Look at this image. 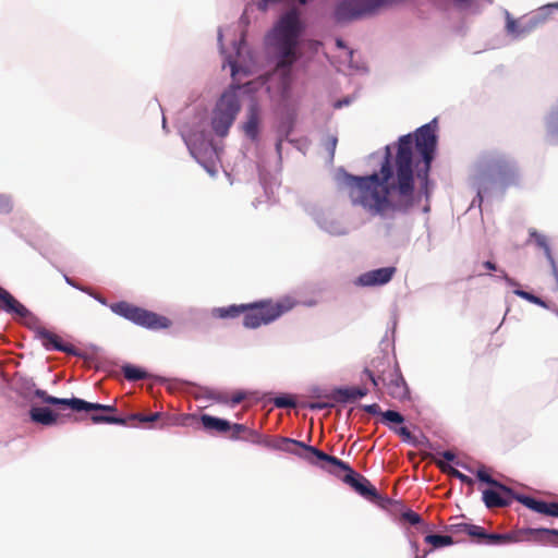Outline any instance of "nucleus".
I'll return each mask as SVG.
<instances>
[{
	"mask_svg": "<svg viewBox=\"0 0 558 558\" xmlns=\"http://www.w3.org/2000/svg\"><path fill=\"white\" fill-rule=\"evenodd\" d=\"M470 523L466 522H453L446 526V531L453 536L460 537L457 542L463 541V536H466V531Z\"/></svg>",
	"mask_w": 558,
	"mask_h": 558,
	"instance_id": "2f4dec72",
	"label": "nucleus"
},
{
	"mask_svg": "<svg viewBox=\"0 0 558 558\" xmlns=\"http://www.w3.org/2000/svg\"><path fill=\"white\" fill-rule=\"evenodd\" d=\"M160 416H161V413L155 412L149 415H146V417L144 420L146 423H153V422L158 421L160 418Z\"/></svg>",
	"mask_w": 558,
	"mask_h": 558,
	"instance_id": "79ce46f5",
	"label": "nucleus"
},
{
	"mask_svg": "<svg viewBox=\"0 0 558 558\" xmlns=\"http://www.w3.org/2000/svg\"><path fill=\"white\" fill-rule=\"evenodd\" d=\"M238 87L227 89L216 102L213 110L211 128L218 136H226L241 110L236 93Z\"/></svg>",
	"mask_w": 558,
	"mask_h": 558,
	"instance_id": "423d86ee",
	"label": "nucleus"
},
{
	"mask_svg": "<svg viewBox=\"0 0 558 558\" xmlns=\"http://www.w3.org/2000/svg\"><path fill=\"white\" fill-rule=\"evenodd\" d=\"M274 32L281 53L277 64V72L282 74L283 85L287 87L290 81V68L295 61V49L302 32L299 12L292 9L284 13L277 23Z\"/></svg>",
	"mask_w": 558,
	"mask_h": 558,
	"instance_id": "7ed1b4c3",
	"label": "nucleus"
},
{
	"mask_svg": "<svg viewBox=\"0 0 558 558\" xmlns=\"http://www.w3.org/2000/svg\"><path fill=\"white\" fill-rule=\"evenodd\" d=\"M483 267L486 268L487 270H496V265L489 260L485 262L483 264Z\"/></svg>",
	"mask_w": 558,
	"mask_h": 558,
	"instance_id": "a18cd8bd",
	"label": "nucleus"
},
{
	"mask_svg": "<svg viewBox=\"0 0 558 558\" xmlns=\"http://www.w3.org/2000/svg\"><path fill=\"white\" fill-rule=\"evenodd\" d=\"M35 396L38 397L39 399H41L43 402L49 403L52 405H57L61 410H63L65 408H70L74 411V404L72 403V401H74V398H72V399L56 398V397L49 396L47 393V391L41 390V389H36Z\"/></svg>",
	"mask_w": 558,
	"mask_h": 558,
	"instance_id": "4be33fe9",
	"label": "nucleus"
},
{
	"mask_svg": "<svg viewBox=\"0 0 558 558\" xmlns=\"http://www.w3.org/2000/svg\"><path fill=\"white\" fill-rule=\"evenodd\" d=\"M412 547L414 548V551H415V553H417V550H418V546H417V544H416V543H413V544H412Z\"/></svg>",
	"mask_w": 558,
	"mask_h": 558,
	"instance_id": "09e8293b",
	"label": "nucleus"
},
{
	"mask_svg": "<svg viewBox=\"0 0 558 558\" xmlns=\"http://www.w3.org/2000/svg\"><path fill=\"white\" fill-rule=\"evenodd\" d=\"M145 417H146L145 414L134 413V414H130L126 417H119V416H114V415L93 414L90 418H92L93 423H95V424L108 423V424H117V425L135 426L136 423H146L144 420Z\"/></svg>",
	"mask_w": 558,
	"mask_h": 558,
	"instance_id": "dca6fc26",
	"label": "nucleus"
},
{
	"mask_svg": "<svg viewBox=\"0 0 558 558\" xmlns=\"http://www.w3.org/2000/svg\"><path fill=\"white\" fill-rule=\"evenodd\" d=\"M425 542L430 544L434 548H440V547L452 545L454 543V539L451 534H449V535L430 534V535L425 536Z\"/></svg>",
	"mask_w": 558,
	"mask_h": 558,
	"instance_id": "c756f323",
	"label": "nucleus"
},
{
	"mask_svg": "<svg viewBox=\"0 0 558 558\" xmlns=\"http://www.w3.org/2000/svg\"><path fill=\"white\" fill-rule=\"evenodd\" d=\"M518 495L511 489V495H505L501 490L485 489L483 492V501L489 509L504 508L511 504L512 499H515Z\"/></svg>",
	"mask_w": 558,
	"mask_h": 558,
	"instance_id": "f3484780",
	"label": "nucleus"
},
{
	"mask_svg": "<svg viewBox=\"0 0 558 558\" xmlns=\"http://www.w3.org/2000/svg\"><path fill=\"white\" fill-rule=\"evenodd\" d=\"M514 293L518 296H520V298H522V299H524V300H526V301H529L531 303H534L536 305H541V306H544V307L546 306L545 302L542 299H539L538 296H536V295H534V294H532L530 292H526V291H523V290H515Z\"/></svg>",
	"mask_w": 558,
	"mask_h": 558,
	"instance_id": "72a5a7b5",
	"label": "nucleus"
},
{
	"mask_svg": "<svg viewBox=\"0 0 558 558\" xmlns=\"http://www.w3.org/2000/svg\"><path fill=\"white\" fill-rule=\"evenodd\" d=\"M435 463L444 473H447L448 475L460 480L462 483H464L469 486L474 485V481L470 476L461 473L459 470L449 465L447 462L441 461V460H435Z\"/></svg>",
	"mask_w": 558,
	"mask_h": 558,
	"instance_id": "393cba45",
	"label": "nucleus"
},
{
	"mask_svg": "<svg viewBox=\"0 0 558 558\" xmlns=\"http://www.w3.org/2000/svg\"><path fill=\"white\" fill-rule=\"evenodd\" d=\"M363 410L372 415H381L383 413L380 407L377 403L366 404L363 407Z\"/></svg>",
	"mask_w": 558,
	"mask_h": 558,
	"instance_id": "4c0bfd02",
	"label": "nucleus"
},
{
	"mask_svg": "<svg viewBox=\"0 0 558 558\" xmlns=\"http://www.w3.org/2000/svg\"><path fill=\"white\" fill-rule=\"evenodd\" d=\"M365 373L368 375L374 387H377L379 381H381L391 398L400 401L409 398L408 385L397 367H389L377 377L369 369H365Z\"/></svg>",
	"mask_w": 558,
	"mask_h": 558,
	"instance_id": "1a4fd4ad",
	"label": "nucleus"
},
{
	"mask_svg": "<svg viewBox=\"0 0 558 558\" xmlns=\"http://www.w3.org/2000/svg\"><path fill=\"white\" fill-rule=\"evenodd\" d=\"M426 555H427V553H425L423 556H418V555L416 554L415 558H425V557H426Z\"/></svg>",
	"mask_w": 558,
	"mask_h": 558,
	"instance_id": "603ef678",
	"label": "nucleus"
},
{
	"mask_svg": "<svg viewBox=\"0 0 558 558\" xmlns=\"http://www.w3.org/2000/svg\"><path fill=\"white\" fill-rule=\"evenodd\" d=\"M436 144L435 128L427 123L416 130L414 138L407 134L396 144L387 145L378 172L345 173L344 190L352 205L383 218L409 214L422 194L429 197L428 172Z\"/></svg>",
	"mask_w": 558,
	"mask_h": 558,
	"instance_id": "f257e3e1",
	"label": "nucleus"
},
{
	"mask_svg": "<svg viewBox=\"0 0 558 558\" xmlns=\"http://www.w3.org/2000/svg\"><path fill=\"white\" fill-rule=\"evenodd\" d=\"M251 442L270 450L295 454L314 465L318 464L315 451L320 450L300 440L282 436H264L256 430Z\"/></svg>",
	"mask_w": 558,
	"mask_h": 558,
	"instance_id": "0eeeda50",
	"label": "nucleus"
},
{
	"mask_svg": "<svg viewBox=\"0 0 558 558\" xmlns=\"http://www.w3.org/2000/svg\"><path fill=\"white\" fill-rule=\"evenodd\" d=\"M368 390L366 388H337L329 396L336 402L345 403L355 401L359 398H363L367 395Z\"/></svg>",
	"mask_w": 558,
	"mask_h": 558,
	"instance_id": "a211bd4d",
	"label": "nucleus"
},
{
	"mask_svg": "<svg viewBox=\"0 0 558 558\" xmlns=\"http://www.w3.org/2000/svg\"><path fill=\"white\" fill-rule=\"evenodd\" d=\"M336 44H337V46L339 48H343L344 47V44H343V41L341 39H337Z\"/></svg>",
	"mask_w": 558,
	"mask_h": 558,
	"instance_id": "49530a36",
	"label": "nucleus"
},
{
	"mask_svg": "<svg viewBox=\"0 0 558 558\" xmlns=\"http://www.w3.org/2000/svg\"><path fill=\"white\" fill-rule=\"evenodd\" d=\"M260 123V108L257 102H252L247 108L246 121L242 125L244 134L252 141L258 137V128Z\"/></svg>",
	"mask_w": 558,
	"mask_h": 558,
	"instance_id": "4468645a",
	"label": "nucleus"
},
{
	"mask_svg": "<svg viewBox=\"0 0 558 558\" xmlns=\"http://www.w3.org/2000/svg\"><path fill=\"white\" fill-rule=\"evenodd\" d=\"M396 434L402 437L405 441H413V436L411 432L408 429V427H399V428H392Z\"/></svg>",
	"mask_w": 558,
	"mask_h": 558,
	"instance_id": "e433bc0d",
	"label": "nucleus"
},
{
	"mask_svg": "<svg viewBox=\"0 0 558 558\" xmlns=\"http://www.w3.org/2000/svg\"><path fill=\"white\" fill-rule=\"evenodd\" d=\"M241 314L245 315V304H233L227 307H218L214 310V315L219 318H234Z\"/></svg>",
	"mask_w": 558,
	"mask_h": 558,
	"instance_id": "a878e982",
	"label": "nucleus"
},
{
	"mask_svg": "<svg viewBox=\"0 0 558 558\" xmlns=\"http://www.w3.org/2000/svg\"><path fill=\"white\" fill-rule=\"evenodd\" d=\"M275 407L279 409L295 408V401L289 396H280L274 399Z\"/></svg>",
	"mask_w": 558,
	"mask_h": 558,
	"instance_id": "473e14b6",
	"label": "nucleus"
},
{
	"mask_svg": "<svg viewBox=\"0 0 558 558\" xmlns=\"http://www.w3.org/2000/svg\"><path fill=\"white\" fill-rule=\"evenodd\" d=\"M454 1L458 2V3H465V2H468V0H454Z\"/></svg>",
	"mask_w": 558,
	"mask_h": 558,
	"instance_id": "3c124183",
	"label": "nucleus"
},
{
	"mask_svg": "<svg viewBox=\"0 0 558 558\" xmlns=\"http://www.w3.org/2000/svg\"><path fill=\"white\" fill-rule=\"evenodd\" d=\"M315 453L318 461V464H316L317 466L337 477H340L343 483L349 485L355 493L366 500L383 509H389L390 506L395 508L401 507V502L380 495L376 487L364 475L355 472L344 461L337 457L329 456L322 450L315 451Z\"/></svg>",
	"mask_w": 558,
	"mask_h": 558,
	"instance_id": "f03ea898",
	"label": "nucleus"
},
{
	"mask_svg": "<svg viewBox=\"0 0 558 558\" xmlns=\"http://www.w3.org/2000/svg\"><path fill=\"white\" fill-rule=\"evenodd\" d=\"M389 511H399V510H402L401 512V519L409 522L410 524L412 525H416L418 523H421L422 521V518L420 514H417L416 512L410 510V509H404L403 505L401 504V507L399 508H395V507H389L388 509Z\"/></svg>",
	"mask_w": 558,
	"mask_h": 558,
	"instance_id": "7c9ffc66",
	"label": "nucleus"
},
{
	"mask_svg": "<svg viewBox=\"0 0 558 558\" xmlns=\"http://www.w3.org/2000/svg\"><path fill=\"white\" fill-rule=\"evenodd\" d=\"M504 278H505L508 282L513 283V282H512V280H510L506 274L504 275Z\"/></svg>",
	"mask_w": 558,
	"mask_h": 558,
	"instance_id": "8fccbe9b",
	"label": "nucleus"
},
{
	"mask_svg": "<svg viewBox=\"0 0 558 558\" xmlns=\"http://www.w3.org/2000/svg\"><path fill=\"white\" fill-rule=\"evenodd\" d=\"M386 0H342L335 9V17L338 22H349L373 13L380 8Z\"/></svg>",
	"mask_w": 558,
	"mask_h": 558,
	"instance_id": "6e6552de",
	"label": "nucleus"
},
{
	"mask_svg": "<svg viewBox=\"0 0 558 558\" xmlns=\"http://www.w3.org/2000/svg\"><path fill=\"white\" fill-rule=\"evenodd\" d=\"M65 278V281L71 284V286H74L73 281L71 278H69L68 276L64 277Z\"/></svg>",
	"mask_w": 558,
	"mask_h": 558,
	"instance_id": "de8ad7c7",
	"label": "nucleus"
},
{
	"mask_svg": "<svg viewBox=\"0 0 558 558\" xmlns=\"http://www.w3.org/2000/svg\"><path fill=\"white\" fill-rule=\"evenodd\" d=\"M296 302L290 296H283L276 301L271 299L245 304L243 326L248 329H256L278 319L290 312Z\"/></svg>",
	"mask_w": 558,
	"mask_h": 558,
	"instance_id": "20e7f679",
	"label": "nucleus"
},
{
	"mask_svg": "<svg viewBox=\"0 0 558 558\" xmlns=\"http://www.w3.org/2000/svg\"><path fill=\"white\" fill-rule=\"evenodd\" d=\"M336 144H337V138H335V137H333V138H332V147H335V146H336Z\"/></svg>",
	"mask_w": 558,
	"mask_h": 558,
	"instance_id": "864d4df0",
	"label": "nucleus"
},
{
	"mask_svg": "<svg viewBox=\"0 0 558 558\" xmlns=\"http://www.w3.org/2000/svg\"><path fill=\"white\" fill-rule=\"evenodd\" d=\"M446 461H453L456 459V454L450 451V450H446V451H442L441 453H439Z\"/></svg>",
	"mask_w": 558,
	"mask_h": 558,
	"instance_id": "37998d69",
	"label": "nucleus"
},
{
	"mask_svg": "<svg viewBox=\"0 0 558 558\" xmlns=\"http://www.w3.org/2000/svg\"><path fill=\"white\" fill-rule=\"evenodd\" d=\"M546 128L551 143L558 142V107L554 108L546 119Z\"/></svg>",
	"mask_w": 558,
	"mask_h": 558,
	"instance_id": "c85d7f7f",
	"label": "nucleus"
},
{
	"mask_svg": "<svg viewBox=\"0 0 558 558\" xmlns=\"http://www.w3.org/2000/svg\"><path fill=\"white\" fill-rule=\"evenodd\" d=\"M243 399H244V395L239 392V393H235V395L232 396L231 402L233 404H239V403H241L243 401Z\"/></svg>",
	"mask_w": 558,
	"mask_h": 558,
	"instance_id": "c03bdc74",
	"label": "nucleus"
},
{
	"mask_svg": "<svg viewBox=\"0 0 558 558\" xmlns=\"http://www.w3.org/2000/svg\"><path fill=\"white\" fill-rule=\"evenodd\" d=\"M466 536L476 544L482 545H504L510 543V534L487 533L486 530L480 525L470 523Z\"/></svg>",
	"mask_w": 558,
	"mask_h": 558,
	"instance_id": "9b49d317",
	"label": "nucleus"
},
{
	"mask_svg": "<svg viewBox=\"0 0 558 558\" xmlns=\"http://www.w3.org/2000/svg\"><path fill=\"white\" fill-rule=\"evenodd\" d=\"M201 423L205 430L215 432L218 434H226L230 430L231 423L227 420L211 416L209 414H202Z\"/></svg>",
	"mask_w": 558,
	"mask_h": 558,
	"instance_id": "6ab92c4d",
	"label": "nucleus"
},
{
	"mask_svg": "<svg viewBox=\"0 0 558 558\" xmlns=\"http://www.w3.org/2000/svg\"><path fill=\"white\" fill-rule=\"evenodd\" d=\"M37 337L47 350H56L75 356L78 355V352L74 345L63 343L62 339L58 335L49 331L48 329H39L37 331Z\"/></svg>",
	"mask_w": 558,
	"mask_h": 558,
	"instance_id": "f8f14e48",
	"label": "nucleus"
},
{
	"mask_svg": "<svg viewBox=\"0 0 558 558\" xmlns=\"http://www.w3.org/2000/svg\"><path fill=\"white\" fill-rule=\"evenodd\" d=\"M515 500L527 507L529 509L547 515L548 510V502L543 500H537L533 497L524 496V495H518L515 497Z\"/></svg>",
	"mask_w": 558,
	"mask_h": 558,
	"instance_id": "b1692460",
	"label": "nucleus"
},
{
	"mask_svg": "<svg viewBox=\"0 0 558 558\" xmlns=\"http://www.w3.org/2000/svg\"><path fill=\"white\" fill-rule=\"evenodd\" d=\"M383 420L391 423L401 424L404 422V417L397 411L387 410L381 413Z\"/></svg>",
	"mask_w": 558,
	"mask_h": 558,
	"instance_id": "f704fd0d",
	"label": "nucleus"
},
{
	"mask_svg": "<svg viewBox=\"0 0 558 558\" xmlns=\"http://www.w3.org/2000/svg\"><path fill=\"white\" fill-rule=\"evenodd\" d=\"M476 477L481 481V482H484L499 490H501L505 495H511V488L499 483L498 481L494 480L489 474L488 472L486 471L485 468H480L477 471H476Z\"/></svg>",
	"mask_w": 558,
	"mask_h": 558,
	"instance_id": "bb28decb",
	"label": "nucleus"
},
{
	"mask_svg": "<svg viewBox=\"0 0 558 558\" xmlns=\"http://www.w3.org/2000/svg\"><path fill=\"white\" fill-rule=\"evenodd\" d=\"M74 404V411H104L108 413H113L117 411V408L114 405H107V404H100V403H92L87 402L85 400L74 398V401H72Z\"/></svg>",
	"mask_w": 558,
	"mask_h": 558,
	"instance_id": "412c9836",
	"label": "nucleus"
},
{
	"mask_svg": "<svg viewBox=\"0 0 558 558\" xmlns=\"http://www.w3.org/2000/svg\"><path fill=\"white\" fill-rule=\"evenodd\" d=\"M547 515L558 518V502H548Z\"/></svg>",
	"mask_w": 558,
	"mask_h": 558,
	"instance_id": "ea45409f",
	"label": "nucleus"
},
{
	"mask_svg": "<svg viewBox=\"0 0 558 558\" xmlns=\"http://www.w3.org/2000/svg\"><path fill=\"white\" fill-rule=\"evenodd\" d=\"M109 308L112 313L146 329L160 330L168 329L172 326V322L168 317L126 301L111 303Z\"/></svg>",
	"mask_w": 558,
	"mask_h": 558,
	"instance_id": "39448f33",
	"label": "nucleus"
},
{
	"mask_svg": "<svg viewBox=\"0 0 558 558\" xmlns=\"http://www.w3.org/2000/svg\"><path fill=\"white\" fill-rule=\"evenodd\" d=\"M0 310L25 318L29 311L20 303L9 291L0 287Z\"/></svg>",
	"mask_w": 558,
	"mask_h": 558,
	"instance_id": "2eb2a0df",
	"label": "nucleus"
},
{
	"mask_svg": "<svg viewBox=\"0 0 558 558\" xmlns=\"http://www.w3.org/2000/svg\"><path fill=\"white\" fill-rule=\"evenodd\" d=\"M384 362H385V357L379 359L380 364H384Z\"/></svg>",
	"mask_w": 558,
	"mask_h": 558,
	"instance_id": "5fc2aeb1",
	"label": "nucleus"
},
{
	"mask_svg": "<svg viewBox=\"0 0 558 558\" xmlns=\"http://www.w3.org/2000/svg\"><path fill=\"white\" fill-rule=\"evenodd\" d=\"M307 407L312 410H323V409L331 407V404L326 403V402H313V403H308Z\"/></svg>",
	"mask_w": 558,
	"mask_h": 558,
	"instance_id": "a19ab883",
	"label": "nucleus"
},
{
	"mask_svg": "<svg viewBox=\"0 0 558 558\" xmlns=\"http://www.w3.org/2000/svg\"><path fill=\"white\" fill-rule=\"evenodd\" d=\"M507 31L508 33L520 35L525 32V29H519L518 22L510 17V15H507Z\"/></svg>",
	"mask_w": 558,
	"mask_h": 558,
	"instance_id": "c9c22d12",
	"label": "nucleus"
},
{
	"mask_svg": "<svg viewBox=\"0 0 558 558\" xmlns=\"http://www.w3.org/2000/svg\"><path fill=\"white\" fill-rule=\"evenodd\" d=\"M122 372L125 379H128L129 381L143 380L149 377V374L146 371L132 364L123 365Z\"/></svg>",
	"mask_w": 558,
	"mask_h": 558,
	"instance_id": "cd10ccee",
	"label": "nucleus"
},
{
	"mask_svg": "<svg viewBox=\"0 0 558 558\" xmlns=\"http://www.w3.org/2000/svg\"><path fill=\"white\" fill-rule=\"evenodd\" d=\"M229 432H231L230 438L232 440H243L251 442L256 430L247 427L244 424L234 423L231 424Z\"/></svg>",
	"mask_w": 558,
	"mask_h": 558,
	"instance_id": "5701e85b",
	"label": "nucleus"
},
{
	"mask_svg": "<svg viewBox=\"0 0 558 558\" xmlns=\"http://www.w3.org/2000/svg\"><path fill=\"white\" fill-rule=\"evenodd\" d=\"M511 542H535L558 546V530L555 529H523L517 533H509Z\"/></svg>",
	"mask_w": 558,
	"mask_h": 558,
	"instance_id": "9d476101",
	"label": "nucleus"
},
{
	"mask_svg": "<svg viewBox=\"0 0 558 558\" xmlns=\"http://www.w3.org/2000/svg\"><path fill=\"white\" fill-rule=\"evenodd\" d=\"M396 270V267H383L364 272L357 278V283L363 287L386 284L392 279Z\"/></svg>",
	"mask_w": 558,
	"mask_h": 558,
	"instance_id": "ddd939ff",
	"label": "nucleus"
},
{
	"mask_svg": "<svg viewBox=\"0 0 558 558\" xmlns=\"http://www.w3.org/2000/svg\"><path fill=\"white\" fill-rule=\"evenodd\" d=\"M10 210V201L8 197L0 195V213Z\"/></svg>",
	"mask_w": 558,
	"mask_h": 558,
	"instance_id": "58836bf2",
	"label": "nucleus"
},
{
	"mask_svg": "<svg viewBox=\"0 0 558 558\" xmlns=\"http://www.w3.org/2000/svg\"><path fill=\"white\" fill-rule=\"evenodd\" d=\"M31 418L39 424L50 426L56 424L58 420V414L53 413L48 408L34 407L31 409Z\"/></svg>",
	"mask_w": 558,
	"mask_h": 558,
	"instance_id": "aec40b11",
	"label": "nucleus"
}]
</instances>
